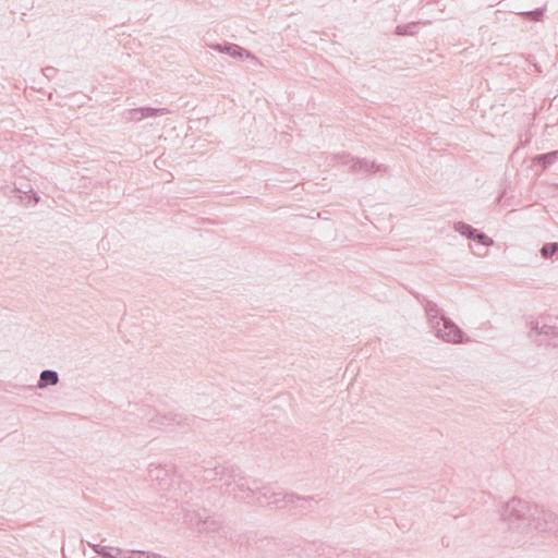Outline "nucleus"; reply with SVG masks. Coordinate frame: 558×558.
<instances>
[{
    "label": "nucleus",
    "instance_id": "obj_9",
    "mask_svg": "<svg viewBox=\"0 0 558 558\" xmlns=\"http://www.w3.org/2000/svg\"><path fill=\"white\" fill-rule=\"evenodd\" d=\"M453 229L456 232L460 233L461 235L465 236L466 239L472 240L485 247H488L494 244V241L492 238H489L487 234H485L481 230L472 227L471 225H469L464 221L454 222Z\"/></svg>",
    "mask_w": 558,
    "mask_h": 558
},
{
    "label": "nucleus",
    "instance_id": "obj_1",
    "mask_svg": "<svg viewBox=\"0 0 558 558\" xmlns=\"http://www.w3.org/2000/svg\"><path fill=\"white\" fill-rule=\"evenodd\" d=\"M509 529L520 533L558 532V515L521 498H512L499 510Z\"/></svg>",
    "mask_w": 558,
    "mask_h": 558
},
{
    "label": "nucleus",
    "instance_id": "obj_15",
    "mask_svg": "<svg viewBox=\"0 0 558 558\" xmlns=\"http://www.w3.org/2000/svg\"><path fill=\"white\" fill-rule=\"evenodd\" d=\"M539 254L544 259H549L557 254L555 242L544 243L539 250Z\"/></svg>",
    "mask_w": 558,
    "mask_h": 558
},
{
    "label": "nucleus",
    "instance_id": "obj_3",
    "mask_svg": "<svg viewBox=\"0 0 558 558\" xmlns=\"http://www.w3.org/2000/svg\"><path fill=\"white\" fill-rule=\"evenodd\" d=\"M215 475L225 481L223 494L233 495L235 498H250L255 496V488L247 485L244 472L236 465H219L214 469Z\"/></svg>",
    "mask_w": 558,
    "mask_h": 558
},
{
    "label": "nucleus",
    "instance_id": "obj_7",
    "mask_svg": "<svg viewBox=\"0 0 558 558\" xmlns=\"http://www.w3.org/2000/svg\"><path fill=\"white\" fill-rule=\"evenodd\" d=\"M340 162L343 165H350V170L354 173L362 175H372L378 171L385 169L384 165L371 161L366 158H355L350 154H343L339 156Z\"/></svg>",
    "mask_w": 558,
    "mask_h": 558
},
{
    "label": "nucleus",
    "instance_id": "obj_19",
    "mask_svg": "<svg viewBox=\"0 0 558 558\" xmlns=\"http://www.w3.org/2000/svg\"><path fill=\"white\" fill-rule=\"evenodd\" d=\"M87 544H88V546H89V547H92V548H93V550H94L96 554L98 553V547H101V546H102V545H100V544H94V543H90V542H88Z\"/></svg>",
    "mask_w": 558,
    "mask_h": 558
},
{
    "label": "nucleus",
    "instance_id": "obj_6",
    "mask_svg": "<svg viewBox=\"0 0 558 558\" xmlns=\"http://www.w3.org/2000/svg\"><path fill=\"white\" fill-rule=\"evenodd\" d=\"M194 418L190 417L187 415H184L179 412L174 411H167L163 413L158 412L154 417H150L148 420L151 427H169V426H179L181 428L190 427L191 422H193Z\"/></svg>",
    "mask_w": 558,
    "mask_h": 558
},
{
    "label": "nucleus",
    "instance_id": "obj_10",
    "mask_svg": "<svg viewBox=\"0 0 558 558\" xmlns=\"http://www.w3.org/2000/svg\"><path fill=\"white\" fill-rule=\"evenodd\" d=\"M214 49L218 52L229 54L235 59L253 58L252 53L236 44H216Z\"/></svg>",
    "mask_w": 558,
    "mask_h": 558
},
{
    "label": "nucleus",
    "instance_id": "obj_13",
    "mask_svg": "<svg viewBox=\"0 0 558 558\" xmlns=\"http://www.w3.org/2000/svg\"><path fill=\"white\" fill-rule=\"evenodd\" d=\"M59 383V374L53 369H44L40 373L37 384L38 388H46L48 386H56Z\"/></svg>",
    "mask_w": 558,
    "mask_h": 558
},
{
    "label": "nucleus",
    "instance_id": "obj_21",
    "mask_svg": "<svg viewBox=\"0 0 558 558\" xmlns=\"http://www.w3.org/2000/svg\"><path fill=\"white\" fill-rule=\"evenodd\" d=\"M556 244V250H557V254H558V242H555Z\"/></svg>",
    "mask_w": 558,
    "mask_h": 558
},
{
    "label": "nucleus",
    "instance_id": "obj_18",
    "mask_svg": "<svg viewBox=\"0 0 558 558\" xmlns=\"http://www.w3.org/2000/svg\"><path fill=\"white\" fill-rule=\"evenodd\" d=\"M56 72V69L52 66H47L44 69V74L47 77H50Z\"/></svg>",
    "mask_w": 558,
    "mask_h": 558
},
{
    "label": "nucleus",
    "instance_id": "obj_8",
    "mask_svg": "<svg viewBox=\"0 0 558 558\" xmlns=\"http://www.w3.org/2000/svg\"><path fill=\"white\" fill-rule=\"evenodd\" d=\"M529 336L537 345H542L548 340V345L558 347V328L554 326L546 324L539 326L538 322H532Z\"/></svg>",
    "mask_w": 558,
    "mask_h": 558
},
{
    "label": "nucleus",
    "instance_id": "obj_14",
    "mask_svg": "<svg viewBox=\"0 0 558 558\" xmlns=\"http://www.w3.org/2000/svg\"><path fill=\"white\" fill-rule=\"evenodd\" d=\"M421 22H411L408 24H400L396 27L395 34L399 36H413L417 32Z\"/></svg>",
    "mask_w": 558,
    "mask_h": 558
},
{
    "label": "nucleus",
    "instance_id": "obj_11",
    "mask_svg": "<svg viewBox=\"0 0 558 558\" xmlns=\"http://www.w3.org/2000/svg\"><path fill=\"white\" fill-rule=\"evenodd\" d=\"M167 111L165 108L141 107L130 110V119L141 121L144 118L161 116Z\"/></svg>",
    "mask_w": 558,
    "mask_h": 558
},
{
    "label": "nucleus",
    "instance_id": "obj_2",
    "mask_svg": "<svg viewBox=\"0 0 558 558\" xmlns=\"http://www.w3.org/2000/svg\"><path fill=\"white\" fill-rule=\"evenodd\" d=\"M425 313L437 338L450 343L464 342L465 333L463 330L450 318L440 315L436 303L427 301Z\"/></svg>",
    "mask_w": 558,
    "mask_h": 558
},
{
    "label": "nucleus",
    "instance_id": "obj_5",
    "mask_svg": "<svg viewBox=\"0 0 558 558\" xmlns=\"http://www.w3.org/2000/svg\"><path fill=\"white\" fill-rule=\"evenodd\" d=\"M185 520L191 526L197 529L199 533H206L213 537L216 535L227 537L229 533V527L215 517H203L199 512H193L192 514H186Z\"/></svg>",
    "mask_w": 558,
    "mask_h": 558
},
{
    "label": "nucleus",
    "instance_id": "obj_12",
    "mask_svg": "<svg viewBox=\"0 0 558 558\" xmlns=\"http://www.w3.org/2000/svg\"><path fill=\"white\" fill-rule=\"evenodd\" d=\"M557 161H558V149L551 150V151L545 153V154H538L532 158V163L534 166H541L543 170H546L547 168H549Z\"/></svg>",
    "mask_w": 558,
    "mask_h": 558
},
{
    "label": "nucleus",
    "instance_id": "obj_17",
    "mask_svg": "<svg viewBox=\"0 0 558 558\" xmlns=\"http://www.w3.org/2000/svg\"><path fill=\"white\" fill-rule=\"evenodd\" d=\"M26 197L28 198V202L34 203V204H37L40 199L38 194L36 192H34L33 190H31L29 192L26 193Z\"/></svg>",
    "mask_w": 558,
    "mask_h": 558
},
{
    "label": "nucleus",
    "instance_id": "obj_4",
    "mask_svg": "<svg viewBox=\"0 0 558 558\" xmlns=\"http://www.w3.org/2000/svg\"><path fill=\"white\" fill-rule=\"evenodd\" d=\"M256 502L264 507L269 506L277 509L286 508L287 506L302 507L303 504L313 500L312 496H300L294 493L276 492L271 486H262L255 488Z\"/></svg>",
    "mask_w": 558,
    "mask_h": 558
},
{
    "label": "nucleus",
    "instance_id": "obj_16",
    "mask_svg": "<svg viewBox=\"0 0 558 558\" xmlns=\"http://www.w3.org/2000/svg\"><path fill=\"white\" fill-rule=\"evenodd\" d=\"M521 14L530 21H541L544 15V10L536 9V10H532V11L522 12Z\"/></svg>",
    "mask_w": 558,
    "mask_h": 558
},
{
    "label": "nucleus",
    "instance_id": "obj_20",
    "mask_svg": "<svg viewBox=\"0 0 558 558\" xmlns=\"http://www.w3.org/2000/svg\"><path fill=\"white\" fill-rule=\"evenodd\" d=\"M252 483H253V485H256L258 483V481L254 480Z\"/></svg>",
    "mask_w": 558,
    "mask_h": 558
}]
</instances>
